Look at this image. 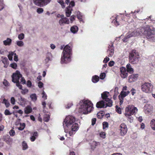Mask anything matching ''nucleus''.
<instances>
[{"label":"nucleus","instance_id":"nucleus-29","mask_svg":"<svg viewBox=\"0 0 155 155\" xmlns=\"http://www.w3.org/2000/svg\"><path fill=\"white\" fill-rule=\"evenodd\" d=\"M130 93V91H122L120 93V94L119 95V96H120L121 97H124L126 96L127 95Z\"/></svg>","mask_w":155,"mask_h":155},{"label":"nucleus","instance_id":"nucleus-4","mask_svg":"<svg viewBox=\"0 0 155 155\" xmlns=\"http://www.w3.org/2000/svg\"><path fill=\"white\" fill-rule=\"evenodd\" d=\"M144 30V27H142L138 28L136 31L133 32L129 31L126 34L125 37L123 39V41L124 42H126L128 41V39L131 37L141 35L143 34V31Z\"/></svg>","mask_w":155,"mask_h":155},{"label":"nucleus","instance_id":"nucleus-28","mask_svg":"<svg viewBox=\"0 0 155 155\" xmlns=\"http://www.w3.org/2000/svg\"><path fill=\"white\" fill-rule=\"evenodd\" d=\"M99 144V142L93 141L91 143V149L93 150Z\"/></svg>","mask_w":155,"mask_h":155},{"label":"nucleus","instance_id":"nucleus-3","mask_svg":"<svg viewBox=\"0 0 155 155\" xmlns=\"http://www.w3.org/2000/svg\"><path fill=\"white\" fill-rule=\"evenodd\" d=\"M72 55V50L71 47L66 45L64 47L61 58V62L62 64H67L71 60V56Z\"/></svg>","mask_w":155,"mask_h":155},{"label":"nucleus","instance_id":"nucleus-60","mask_svg":"<svg viewBox=\"0 0 155 155\" xmlns=\"http://www.w3.org/2000/svg\"><path fill=\"white\" fill-rule=\"evenodd\" d=\"M110 60V59L107 57H106L103 60V62L104 63H107Z\"/></svg>","mask_w":155,"mask_h":155},{"label":"nucleus","instance_id":"nucleus-17","mask_svg":"<svg viewBox=\"0 0 155 155\" xmlns=\"http://www.w3.org/2000/svg\"><path fill=\"white\" fill-rule=\"evenodd\" d=\"M130 57L132 58L139 57V53L135 50H133L130 53Z\"/></svg>","mask_w":155,"mask_h":155},{"label":"nucleus","instance_id":"nucleus-1","mask_svg":"<svg viewBox=\"0 0 155 155\" xmlns=\"http://www.w3.org/2000/svg\"><path fill=\"white\" fill-rule=\"evenodd\" d=\"M75 118L72 116L68 115L66 117L63 122L64 132L71 136L74 135L78 130V124L75 123Z\"/></svg>","mask_w":155,"mask_h":155},{"label":"nucleus","instance_id":"nucleus-52","mask_svg":"<svg viewBox=\"0 0 155 155\" xmlns=\"http://www.w3.org/2000/svg\"><path fill=\"white\" fill-rule=\"evenodd\" d=\"M103 128L105 129L108 127V124L106 122H104L103 123Z\"/></svg>","mask_w":155,"mask_h":155},{"label":"nucleus","instance_id":"nucleus-37","mask_svg":"<svg viewBox=\"0 0 155 155\" xmlns=\"http://www.w3.org/2000/svg\"><path fill=\"white\" fill-rule=\"evenodd\" d=\"M22 149L24 150H26L28 148V146L27 143L25 141H23L22 143Z\"/></svg>","mask_w":155,"mask_h":155},{"label":"nucleus","instance_id":"nucleus-30","mask_svg":"<svg viewBox=\"0 0 155 155\" xmlns=\"http://www.w3.org/2000/svg\"><path fill=\"white\" fill-rule=\"evenodd\" d=\"M118 88L117 87H116L115 88L114 94L113 97V98L114 100L116 99L117 96L119 94L118 91Z\"/></svg>","mask_w":155,"mask_h":155},{"label":"nucleus","instance_id":"nucleus-31","mask_svg":"<svg viewBox=\"0 0 155 155\" xmlns=\"http://www.w3.org/2000/svg\"><path fill=\"white\" fill-rule=\"evenodd\" d=\"M30 97L31 99V100L35 102L37 100V96L35 94H32L30 95Z\"/></svg>","mask_w":155,"mask_h":155},{"label":"nucleus","instance_id":"nucleus-2","mask_svg":"<svg viewBox=\"0 0 155 155\" xmlns=\"http://www.w3.org/2000/svg\"><path fill=\"white\" fill-rule=\"evenodd\" d=\"M79 112L85 114L90 113L94 108L93 104L88 100H81L79 104Z\"/></svg>","mask_w":155,"mask_h":155},{"label":"nucleus","instance_id":"nucleus-20","mask_svg":"<svg viewBox=\"0 0 155 155\" xmlns=\"http://www.w3.org/2000/svg\"><path fill=\"white\" fill-rule=\"evenodd\" d=\"M139 57L132 58L130 57L129 61L133 64H137L138 61V58Z\"/></svg>","mask_w":155,"mask_h":155},{"label":"nucleus","instance_id":"nucleus-8","mask_svg":"<svg viewBox=\"0 0 155 155\" xmlns=\"http://www.w3.org/2000/svg\"><path fill=\"white\" fill-rule=\"evenodd\" d=\"M141 88L143 92L146 93H150L153 90V85L151 83L145 82L142 83Z\"/></svg>","mask_w":155,"mask_h":155},{"label":"nucleus","instance_id":"nucleus-9","mask_svg":"<svg viewBox=\"0 0 155 155\" xmlns=\"http://www.w3.org/2000/svg\"><path fill=\"white\" fill-rule=\"evenodd\" d=\"M51 0H33L34 4L39 7H44L49 4Z\"/></svg>","mask_w":155,"mask_h":155},{"label":"nucleus","instance_id":"nucleus-41","mask_svg":"<svg viewBox=\"0 0 155 155\" xmlns=\"http://www.w3.org/2000/svg\"><path fill=\"white\" fill-rule=\"evenodd\" d=\"M9 138L8 140H6L5 141L7 144L8 145H11L12 144L13 140L12 138H11L10 137H9Z\"/></svg>","mask_w":155,"mask_h":155},{"label":"nucleus","instance_id":"nucleus-13","mask_svg":"<svg viewBox=\"0 0 155 155\" xmlns=\"http://www.w3.org/2000/svg\"><path fill=\"white\" fill-rule=\"evenodd\" d=\"M120 71L121 72L120 76L122 78H125L127 76V72L126 71V68L124 67L120 68Z\"/></svg>","mask_w":155,"mask_h":155},{"label":"nucleus","instance_id":"nucleus-50","mask_svg":"<svg viewBox=\"0 0 155 155\" xmlns=\"http://www.w3.org/2000/svg\"><path fill=\"white\" fill-rule=\"evenodd\" d=\"M28 90L27 89H25L22 90L21 91V93L23 94H25L28 93Z\"/></svg>","mask_w":155,"mask_h":155},{"label":"nucleus","instance_id":"nucleus-63","mask_svg":"<svg viewBox=\"0 0 155 155\" xmlns=\"http://www.w3.org/2000/svg\"><path fill=\"white\" fill-rule=\"evenodd\" d=\"M130 92H131V94L132 95H134L135 94L136 92V90L134 88H132L131 91Z\"/></svg>","mask_w":155,"mask_h":155},{"label":"nucleus","instance_id":"nucleus-42","mask_svg":"<svg viewBox=\"0 0 155 155\" xmlns=\"http://www.w3.org/2000/svg\"><path fill=\"white\" fill-rule=\"evenodd\" d=\"M25 37V35L23 33L19 34L18 36V39L20 40L23 39Z\"/></svg>","mask_w":155,"mask_h":155},{"label":"nucleus","instance_id":"nucleus-46","mask_svg":"<svg viewBox=\"0 0 155 155\" xmlns=\"http://www.w3.org/2000/svg\"><path fill=\"white\" fill-rule=\"evenodd\" d=\"M9 134L10 136L11 137H13L15 135V131L13 129H12L9 132Z\"/></svg>","mask_w":155,"mask_h":155},{"label":"nucleus","instance_id":"nucleus-14","mask_svg":"<svg viewBox=\"0 0 155 155\" xmlns=\"http://www.w3.org/2000/svg\"><path fill=\"white\" fill-rule=\"evenodd\" d=\"M144 109L146 113H150L152 110L153 107L151 104H147L144 106Z\"/></svg>","mask_w":155,"mask_h":155},{"label":"nucleus","instance_id":"nucleus-33","mask_svg":"<svg viewBox=\"0 0 155 155\" xmlns=\"http://www.w3.org/2000/svg\"><path fill=\"white\" fill-rule=\"evenodd\" d=\"M57 2L60 4L62 8H65V4L63 0H58Z\"/></svg>","mask_w":155,"mask_h":155},{"label":"nucleus","instance_id":"nucleus-24","mask_svg":"<svg viewBox=\"0 0 155 155\" xmlns=\"http://www.w3.org/2000/svg\"><path fill=\"white\" fill-rule=\"evenodd\" d=\"M78 30V27L76 25H74L70 29V31L73 34H75L76 33Z\"/></svg>","mask_w":155,"mask_h":155},{"label":"nucleus","instance_id":"nucleus-61","mask_svg":"<svg viewBox=\"0 0 155 155\" xmlns=\"http://www.w3.org/2000/svg\"><path fill=\"white\" fill-rule=\"evenodd\" d=\"M31 82L30 81L28 80L27 81V85L28 87H31Z\"/></svg>","mask_w":155,"mask_h":155},{"label":"nucleus","instance_id":"nucleus-55","mask_svg":"<svg viewBox=\"0 0 155 155\" xmlns=\"http://www.w3.org/2000/svg\"><path fill=\"white\" fill-rule=\"evenodd\" d=\"M15 99L14 97H12L11 98V104L13 105H14L15 104Z\"/></svg>","mask_w":155,"mask_h":155},{"label":"nucleus","instance_id":"nucleus-51","mask_svg":"<svg viewBox=\"0 0 155 155\" xmlns=\"http://www.w3.org/2000/svg\"><path fill=\"white\" fill-rule=\"evenodd\" d=\"M4 114L5 115H10L12 114V113L8 109L5 110Z\"/></svg>","mask_w":155,"mask_h":155},{"label":"nucleus","instance_id":"nucleus-34","mask_svg":"<svg viewBox=\"0 0 155 155\" xmlns=\"http://www.w3.org/2000/svg\"><path fill=\"white\" fill-rule=\"evenodd\" d=\"M2 103L5 104L6 107H8L10 105V103L9 101L7 100H6L5 98L3 99Z\"/></svg>","mask_w":155,"mask_h":155},{"label":"nucleus","instance_id":"nucleus-7","mask_svg":"<svg viewBox=\"0 0 155 155\" xmlns=\"http://www.w3.org/2000/svg\"><path fill=\"white\" fill-rule=\"evenodd\" d=\"M65 3L67 5H68L69 3V5L65 9L66 16L67 17H69L73 10L72 7L75 5V2L73 1H71L70 2V0H65Z\"/></svg>","mask_w":155,"mask_h":155},{"label":"nucleus","instance_id":"nucleus-38","mask_svg":"<svg viewBox=\"0 0 155 155\" xmlns=\"http://www.w3.org/2000/svg\"><path fill=\"white\" fill-rule=\"evenodd\" d=\"M77 16L78 19L81 21H82V15L81 13L79 11L77 13Z\"/></svg>","mask_w":155,"mask_h":155},{"label":"nucleus","instance_id":"nucleus-64","mask_svg":"<svg viewBox=\"0 0 155 155\" xmlns=\"http://www.w3.org/2000/svg\"><path fill=\"white\" fill-rule=\"evenodd\" d=\"M43 85V84L42 82L41 81H39L38 83V87L40 88H42Z\"/></svg>","mask_w":155,"mask_h":155},{"label":"nucleus","instance_id":"nucleus-35","mask_svg":"<svg viewBox=\"0 0 155 155\" xmlns=\"http://www.w3.org/2000/svg\"><path fill=\"white\" fill-rule=\"evenodd\" d=\"M150 126L151 128L154 130H155V120H152L150 122Z\"/></svg>","mask_w":155,"mask_h":155},{"label":"nucleus","instance_id":"nucleus-27","mask_svg":"<svg viewBox=\"0 0 155 155\" xmlns=\"http://www.w3.org/2000/svg\"><path fill=\"white\" fill-rule=\"evenodd\" d=\"M12 41L11 39L8 38L6 40L3 41V44L5 45H9L11 43Z\"/></svg>","mask_w":155,"mask_h":155},{"label":"nucleus","instance_id":"nucleus-56","mask_svg":"<svg viewBox=\"0 0 155 155\" xmlns=\"http://www.w3.org/2000/svg\"><path fill=\"white\" fill-rule=\"evenodd\" d=\"M75 16L73 15H71L70 18L71 23H72L75 20Z\"/></svg>","mask_w":155,"mask_h":155},{"label":"nucleus","instance_id":"nucleus-43","mask_svg":"<svg viewBox=\"0 0 155 155\" xmlns=\"http://www.w3.org/2000/svg\"><path fill=\"white\" fill-rule=\"evenodd\" d=\"M49 55L50 54H48L47 55L46 58L45 59L44 62L46 64L48 63L49 61L50 60Z\"/></svg>","mask_w":155,"mask_h":155},{"label":"nucleus","instance_id":"nucleus-36","mask_svg":"<svg viewBox=\"0 0 155 155\" xmlns=\"http://www.w3.org/2000/svg\"><path fill=\"white\" fill-rule=\"evenodd\" d=\"M16 44L17 45L20 47H21L24 46V43L23 42L21 41H17L16 42Z\"/></svg>","mask_w":155,"mask_h":155},{"label":"nucleus","instance_id":"nucleus-40","mask_svg":"<svg viewBox=\"0 0 155 155\" xmlns=\"http://www.w3.org/2000/svg\"><path fill=\"white\" fill-rule=\"evenodd\" d=\"M50 118V117L49 115L46 114L44 116L43 120L45 122H48L49 121Z\"/></svg>","mask_w":155,"mask_h":155},{"label":"nucleus","instance_id":"nucleus-47","mask_svg":"<svg viewBox=\"0 0 155 155\" xmlns=\"http://www.w3.org/2000/svg\"><path fill=\"white\" fill-rule=\"evenodd\" d=\"M116 110L117 112L119 114L121 113V109L117 106H116Z\"/></svg>","mask_w":155,"mask_h":155},{"label":"nucleus","instance_id":"nucleus-57","mask_svg":"<svg viewBox=\"0 0 155 155\" xmlns=\"http://www.w3.org/2000/svg\"><path fill=\"white\" fill-rule=\"evenodd\" d=\"M21 78V83L23 84H25L26 83L25 79L24 78L22 77V76Z\"/></svg>","mask_w":155,"mask_h":155},{"label":"nucleus","instance_id":"nucleus-19","mask_svg":"<svg viewBox=\"0 0 155 155\" xmlns=\"http://www.w3.org/2000/svg\"><path fill=\"white\" fill-rule=\"evenodd\" d=\"M97 108H105V103L103 101H101L98 102L96 104Z\"/></svg>","mask_w":155,"mask_h":155},{"label":"nucleus","instance_id":"nucleus-23","mask_svg":"<svg viewBox=\"0 0 155 155\" xmlns=\"http://www.w3.org/2000/svg\"><path fill=\"white\" fill-rule=\"evenodd\" d=\"M109 95V93L107 91L104 92L101 94L102 98L103 99H104L105 101L107 99H109L107 98Z\"/></svg>","mask_w":155,"mask_h":155},{"label":"nucleus","instance_id":"nucleus-16","mask_svg":"<svg viewBox=\"0 0 155 155\" xmlns=\"http://www.w3.org/2000/svg\"><path fill=\"white\" fill-rule=\"evenodd\" d=\"M107 52L109 54L108 55L109 57H112L114 53V49L113 44H112L111 45L109 46Z\"/></svg>","mask_w":155,"mask_h":155},{"label":"nucleus","instance_id":"nucleus-22","mask_svg":"<svg viewBox=\"0 0 155 155\" xmlns=\"http://www.w3.org/2000/svg\"><path fill=\"white\" fill-rule=\"evenodd\" d=\"M18 99L20 102V104L21 105L25 104L26 102L25 99L24 98L22 97L20 94H18Z\"/></svg>","mask_w":155,"mask_h":155},{"label":"nucleus","instance_id":"nucleus-5","mask_svg":"<svg viewBox=\"0 0 155 155\" xmlns=\"http://www.w3.org/2000/svg\"><path fill=\"white\" fill-rule=\"evenodd\" d=\"M144 31H143V35H145L149 40L155 41V29L152 27H144Z\"/></svg>","mask_w":155,"mask_h":155},{"label":"nucleus","instance_id":"nucleus-12","mask_svg":"<svg viewBox=\"0 0 155 155\" xmlns=\"http://www.w3.org/2000/svg\"><path fill=\"white\" fill-rule=\"evenodd\" d=\"M59 24L61 26H64L66 24H68L70 21L68 18L65 17L61 18L59 21Z\"/></svg>","mask_w":155,"mask_h":155},{"label":"nucleus","instance_id":"nucleus-49","mask_svg":"<svg viewBox=\"0 0 155 155\" xmlns=\"http://www.w3.org/2000/svg\"><path fill=\"white\" fill-rule=\"evenodd\" d=\"M42 95V97L45 100H46L47 98V95L45 92L43 91L41 94Z\"/></svg>","mask_w":155,"mask_h":155},{"label":"nucleus","instance_id":"nucleus-32","mask_svg":"<svg viewBox=\"0 0 155 155\" xmlns=\"http://www.w3.org/2000/svg\"><path fill=\"white\" fill-rule=\"evenodd\" d=\"M99 80V77L98 76L95 75L92 77V81L94 83H96Z\"/></svg>","mask_w":155,"mask_h":155},{"label":"nucleus","instance_id":"nucleus-62","mask_svg":"<svg viewBox=\"0 0 155 155\" xmlns=\"http://www.w3.org/2000/svg\"><path fill=\"white\" fill-rule=\"evenodd\" d=\"M114 61H110L108 63V65L110 67H112L114 65Z\"/></svg>","mask_w":155,"mask_h":155},{"label":"nucleus","instance_id":"nucleus-21","mask_svg":"<svg viewBox=\"0 0 155 155\" xmlns=\"http://www.w3.org/2000/svg\"><path fill=\"white\" fill-rule=\"evenodd\" d=\"M105 101H106L105 103V108L107 107H110L112 106L113 102L110 99H107Z\"/></svg>","mask_w":155,"mask_h":155},{"label":"nucleus","instance_id":"nucleus-10","mask_svg":"<svg viewBox=\"0 0 155 155\" xmlns=\"http://www.w3.org/2000/svg\"><path fill=\"white\" fill-rule=\"evenodd\" d=\"M21 75L19 71H16L15 72L13 73L12 76V81L15 82L19 81V79L21 78Z\"/></svg>","mask_w":155,"mask_h":155},{"label":"nucleus","instance_id":"nucleus-58","mask_svg":"<svg viewBox=\"0 0 155 155\" xmlns=\"http://www.w3.org/2000/svg\"><path fill=\"white\" fill-rule=\"evenodd\" d=\"M3 84L5 86L7 87L9 86V84L8 82L6 80H4L3 81Z\"/></svg>","mask_w":155,"mask_h":155},{"label":"nucleus","instance_id":"nucleus-6","mask_svg":"<svg viewBox=\"0 0 155 155\" xmlns=\"http://www.w3.org/2000/svg\"><path fill=\"white\" fill-rule=\"evenodd\" d=\"M137 111V107L133 105H130L127 106L125 109V115L126 117L131 116L136 113Z\"/></svg>","mask_w":155,"mask_h":155},{"label":"nucleus","instance_id":"nucleus-59","mask_svg":"<svg viewBox=\"0 0 155 155\" xmlns=\"http://www.w3.org/2000/svg\"><path fill=\"white\" fill-rule=\"evenodd\" d=\"M100 136L101 137L104 138L105 137V133L104 132H101L100 134Z\"/></svg>","mask_w":155,"mask_h":155},{"label":"nucleus","instance_id":"nucleus-11","mask_svg":"<svg viewBox=\"0 0 155 155\" xmlns=\"http://www.w3.org/2000/svg\"><path fill=\"white\" fill-rule=\"evenodd\" d=\"M120 135L121 136H124L126 134L127 129L126 125L124 123L121 124L120 126Z\"/></svg>","mask_w":155,"mask_h":155},{"label":"nucleus","instance_id":"nucleus-15","mask_svg":"<svg viewBox=\"0 0 155 155\" xmlns=\"http://www.w3.org/2000/svg\"><path fill=\"white\" fill-rule=\"evenodd\" d=\"M138 76V74H131L129 77V82H132L135 81L137 79Z\"/></svg>","mask_w":155,"mask_h":155},{"label":"nucleus","instance_id":"nucleus-26","mask_svg":"<svg viewBox=\"0 0 155 155\" xmlns=\"http://www.w3.org/2000/svg\"><path fill=\"white\" fill-rule=\"evenodd\" d=\"M126 68L127 71L130 72V73H132L133 72L134 69L131 67L130 64H128L126 65Z\"/></svg>","mask_w":155,"mask_h":155},{"label":"nucleus","instance_id":"nucleus-53","mask_svg":"<svg viewBox=\"0 0 155 155\" xmlns=\"http://www.w3.org/2000/svg\"><path fill=\"white\" fill-rule=\"evenodd\" d=\"M106 76V74L104 73H101L100 75V78L101 79H104Z\"/></svg>","mask_w":155,"mask_h":155},{"label":"nucleus","instance_id":"nucleus-18","mask_svg":"<svg viewBox=\"0 0 155 155\" xmlns=\"http://www.w3.org/2000/svg\"><path fill=\"white\" fill-rule=\"evenodd\" d=\"M24 112L25 114H28L31 113L32 111V109L30 105H28L24 108Z\"/></svg>","mask_w":155,"mask_h":155},{"label":"nucleus","instance_id":"nucleus-25","mask_svg":"<svg viewBox=\"0 0 155 155\" xmlns=\"http://www.w3.org/2000/svg\"><path fill=\"white\" fill-rule=\"evenodd\" d=\"M38 136V133L37 132H35L32 134V135L30 137V140L32 142L34 141L36 137Z\"/></svg>","mask_w":155,"mask_h":155},{"label":"nucleus","instance_id":"nucleus-45","mask_svg":"<svg viewBox=\"0 0 155 155\" xmlns=\"http://www.w3.org/2000/svg\"><path fill=\"white\" fill-rule=\"evenodd\" d=\"M10 66L11 67L13 68L16 69L17 68V64L15 63H13L11 64L10 65Z\"/></svg>","mask_w":155,"mask_h":155},{"label":"nucleus","instance_id":"nucleus-54","mask_svg":"<svg viewBox=\"0 0 155 155\" xmlns=\"http://www.w3.org/2000/svg\"><path fill=\"white\" fill-rule=\"evenodd\" d=\"M118 97L119 100L120 101V104L121 105L123 102V99L124 97H122L119 95V96Z\"/></svg>","mask_w":155,"mask_h":155},{"label":"nucleus","instance_id":"nucleus-44","mask_svg":"<svg viewBox=\"0 0 155 155\" xmlns=\"http://www.w3.org/2000/svg\"><path fill=\"white\" fill-rule=\"evenodd\" d=\"M44 12V9L41 8H38L36 10V12L38 14H40Z\"/></svg>","mask_w":155,"mask_h":155},{"label":"nucleus","instance_id":"nucleus-48","mask_svg":"<svg viewBox=\"0 0 155 155\" xmlns=\"http://www.w3.org/2000/svg\"><path fill=\"white\" fill-rule=\"evenodd\" d=\"M117 18L114 19L112 21V22L114 23V24L116 26H117L119 25V23L118 21H117Z\"/></svg>","mask_w":155,"mask_h":155},{"label":"nucleus","instance_id":"nucleus-39","mask_svg":"<svg viewBox=\"0 0 155 155\" xmlns=\"http://www.w3.org/2000/svg\"><path fill=\"white\" fill-rule=\"evenodd\" d=\"M20 127H18V130H23L25 127V123H20Z\"/></svg>","mask_w":155,"mask_h":155}]
</instances>
